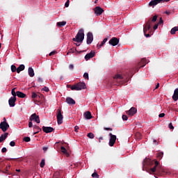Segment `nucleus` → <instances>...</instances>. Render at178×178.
Here are the masks:
<instances>
[{
	"mask_svg": "<svg viewBox=\"0 0 178 178\" xmlns=\"http://www.w3.org/2000/svg\"><path fill=\"white\" fill-rule=\"evenodd\" d=\"M172 99H173V101L178 100V88H176L174 91V94L172 95Z\"/></svg>",
	"mask_w": 178,
	"mask_h": 178,
	"instance_id": "19",
	"label": "nucleus"
},
{
	"mask_svg": "<svg viewBox=\"0 0 178 178\" xmlns=\"http://www.w3.org/2000/svg\"><path fill=\"white\" fill-rule=\"evenodd\" d=\"M163 157V152L158 153L157 158H159V159H162Z\"/></svg>",
	"mask_w": 178,
	"mask_h": 178,
	"instance_id": "34",
	"label": "nucleus"
},
{
	"mask_svg": "<svg viewBox=\"0 0 178 178\" xmlns=\"http://www.w3.org/2000/svg\"><path fill=\"white\" fill-rule=\"evenodd\" d=\"M69 52H70V54H74V52H76V49H71L69 51Z\"/></svg>",
	"mask_w": 178,
	"mask_h": 178,
	"instance_id": "47",
	"label": "nucleus"
},
{
	"mask_svg": "<svg viewBox=\"0 0 178 178\" xmlns=\"http://www.w3.org/2000/svg\"><path fill=\"white\" fill-rule=\"evenodd\" d=\"M37 97H38L37 93H35V92H33L32 95H31V98H33V99H34L35 98H37Z\"/></svg>",
	"mask_w": 178,
	"mask_h": 178,
	"instance_id": "36",
	"label": "nucleus"
},
{
	"mask_svg": "<svg viewBox=\"0 0 178 178\" xmlns=\"http://www.w3.org/2000/svg\"><path fill=\"white\" fill-rule=\"evenodd\" d=\"M8 169H10V165L7 166L6 168V171H5V172H4V171H2V172H3V173H6V174H7V175H10V172H8Z\"/></svg>",
	"mask_w": 178,
	"mask_h": 178,
	"instance_id": "32",
	"label": "nucleus"
},
{
	"mask_svg": "<svg viewBox=\"0 0 178 178\" xmlns=\"http://www.w3.org/2000/svg\"><path fill=\"white\" fill-rule=\"evenodd\" d=\"M69 69H70V70H73V69H74V65H73V64H70V65H69Z\"/></svg>",
	"mask_w": 178,
	"mask_h": 178,
	"instance_id": "46",
	"label": "nucleus"
},
{
	"mask_svg": "<svg viewBox=\"0 0 178 178\" xmlns=\"http://www.w3.org/2000/svg\"><path fill=\"white\" fill-rule=\"evenodd\" d=\"M151 172H152V173H155V172H156V166H154V168L150 169Z\"/></svg>",
	"mask_w": 178,
	"mask_h": 178,
	"instance_id": "41",
	"label": "nucleus"
},
{
	"mask_svg": "<svg viewBox=\"0 0 178 178\" xmlns=\"http://www.w3.org/2000/svg\"><path fill=\"white\" fill-rule=\"evenodd\" d=\"M87 136H88V138H94V137H95L94 134H92V133H89V134H88Z\"/></svg>",
	"mask_w": 178,
	"mask_h": 178,
	"instance_id": "37",
	"label": "nucleus"
},
{
	"mask_svg": "<svg viewBox=\"0 0 178 178\" xmlns=\"http://www.w3.org/2000/svg\"><path fill=\"white\" fill-rule=\"evenodd\" d=\"M92 41H94V35H92V33L88 32L87 34L86 42L88 45H90V44H91V42H92Z\"/></svg>",
	"mask_w": 178,
	"mask_h": 178,
	"instance_id": "8",
	"label": "nucleus"
},
{
	"mask_svg": "<svg viewBox=\"0 0 178 178\" xmlns=\"http://www.w3.org/2000/svg\"><path fill=\"white\" fill-rule=\"evenodd\" d=\"M67 88H71L72 89V87H73V86L67 85Z\"/></svg>",
	"mask_w": 178,
	"mask_h": 178,
	"instance_id": "63",
	"label": "nucleus"
},
{
	"mask_svg": "<svg viewBox=\"0 0 178 178\" xmlns=\"http://www.w3.org/2000/svg\"><path fill=\"white\" fill-rule=\"evenodd\" d=\"M163 23V20H162V17H160V21L159 22L158 24L161 25Z\"/></svg>",
	"mask_w": 178,
	"mask_h": 178,
	"instance_id": "50",
	"label": "nucleus"
},
{
	"mask_svg": "<svg viewBox=\"0 0 178 178\" xmlns=\"http://www.w3.org/2000/svg\"><path fill=\"white\" fill-rule=\"evenodd\" d=\"M83 77H84V79L88 80V73L85 72V73L83 74Z\"/></svg>",
	"mask_w": 178,
	"mask_h": 178,
	"instance_id": "42",
	"label": "nucleus"
},
{
	"mask_svg": "<svg viewBox=\"0 0 178 178\" xmlns=\"http://www.w3.org/2000/svg\"><path fill=\"white\" fill-rule=\"evenodd\" d=\"M16 70L17 71V68H16V66L11 65V71L13 72V73H15V72H16Z\"/></svg>",
	"mask_w": 178,
	"mask_h": 178,
	"instance_id": "35",
	"label": "nucleus"
},
{
	"mask_svg": "<svg viewBox=\"0 0 178 178\" xmlns=\"http://www.w3.org/2000/svg\"><path fill=\"white\" fill-rule=\"evenodd\" d=\"M38 81H39V83H42V78L39 77V78H38Z\"/></svg>",
	"mask_w": 178,
	"mask_h": 178,
	"instance_id": "59",
	"label": "nucleus"
},
{
	"mask_svg": "<svg viewBox=\"0 0 178 178\" xmlns=\"http://www.w3.org/2000/svg\"><path fill=\"white\" fill-rule=\"evenodd\" d=\"M58 27H63V26H66V22L63 21L60 22H57Z\"/></svg>",
	"mask_w": 178,
	"mask_h": 178,
	"instance_id": "29",
	"label": "nucleus"
},
{
	"mask_svg": "<svg viewBox=\"0 0 178 178\" xmlns=\"http://www.w3.org/2000/svg\"><path fill=\"white\" fill-rule=\"evenodd\" d=\"M164 116H165V113H163L159 115V118H164Z\"/></svg>",
	"mask_w": 178,
	"mask_h": 178,
	"instance_id": "53",
	"label": "nucleus"
},
{
	"mask_svg": "<svg viewBox=\"0 0 178 178\" xmlns=\"http://www.w3.org/2000/svg\"><path fill=\"white\" fill-rule=\"evenodd\" d=\"M95 56V53L93 51H90L89 54H87L85 56V59L86 60H90V59H91V58H94Z\"/></svg>",
	"mask_w": 178,
	"mask_h": 178,
	"instance_id": "16",
	"label": "nucleus"
},
{
	"mask_svg": "<svg viewBox=\"0 0 178 178\" xmlns=\"http://www.w3.org/2000/svg\"><path fill=\"white\" fill-rule=\"evenodd\" d=\"M15 90H16V88H14L11 90V94H12L13 97H16V96L17 95V92L15 91Z\"/></svg>",
	"mask_w": 178,
	"mask_h": 178,
	"instance_id": "31",
	"label": "nucleus"
},
{
	"mask_svg": "<svg viewBox=\"0 0 178 178\" xmlns=\"http://www.w3.org/2000/svg\"><path fill=\"white\" fill-rule=\"evenodd\" d=\"M110 140H109V145L110 147H113L115 145V143H116V136L112 134L111 133L109 134Z\"/></svg>",
	"mask_w": 178,
	"mask_h": 178,
	"instance_id": "6",
	"label": "nucleus"
},
{
	"mask_svg": "<svg viewBox=\"0 0 178 178\" xmlns=\"http://www.w3.org/2000/svg\"><path fill=\"white\" fill-rule=\"evenodd\" d=\"M31 122H35L36 123H40V116H38L36 113H33L30 117Z\"/></svg>",
	"mask_w": 178,
	"mask_h": 178,
	"instance_id": "10",
	"label": "nucleus"
},
{
	"mask_svg": "<svg viewBox=\"0 0 178 178\" xmlns=\"http://www.w3.org/2000/svg\"><path fill=\"white\" fill-rule=\"evenodd\" d=\"M158 88H159V83H158L156 84V88H155L156 90L158 89Z\"/></svg>",
	"mask_w": 178,
	"mask_h": 178,
	"instance_id": "60",
	"label": "nucleus"
},
{
	"mask_svg": "<svg viewBox=\"0 0 178 178\" xmlns=\"http://www.w3.org/2000/svg\"><path fill=\"white\" fill-rule=\"evenodd\" d=\"M104 140V138L100 137V138H99V142L101 143V140Z\"/></svg>",
	"mask_w": 178,
	"mask_h": 178,
	"instance_id": "62",
	"label": "nucleus"
},
{
	"mask_svg": "<svg viewBox=\"0 0 178 178\" xmlns=\"http://www.w3.org/2000/svg\"><path fill=\"white\" fill-rule=\"evenodd\" d=\"M86 88L87 86L84 82H79L78 83L73 85V86L71 87V90L72 91H81V90H86Z\"/></svg>",
	"mask_w": 178,
	"mask_h": 178,
	"instance_id": "1",
	"label": "nucleus"
},
{
	"mask_svg": "<svg viewBox=\"0 0 178 178\" xmlns=\"http://www.w3.org/2000/svg\"><path fill=\"white\" fill-rule=\"evenodd\" d=\"M169 129H170V130H173V129H175V127H173V124H172V122H170L168 125Z\"/></svg>",
	"mask_w": 178,
	"mask_h": 178,
	"instance_id": "43",
	"label": "nucleus"
},
{
	"mask_svg": "<svg viewBox=\"0 0 178 178\" xmlns=\"http://www.w3.org/2000/svg\"><path fill=\"white\" fill-rule=\"evenodd\" d=\"M127 119H129V118H127V115H122V120H127Z\"/></svg>",
	"mask_w": 178,
	"mask_h": 178,
	"instance_id": "48",
	"label": "nucleus"
},
{
	"mask_svg": "<svg viewBox=\"0 0 178 178\" xmlns=\"http://www.w3.org/2000/svg\"><path fill=\"white\" fill-rule=\"evenodd\" d=\"M114 80L115 81H117L118 84H123V82H121L122 80H123V76L120 74H118L114 76Z\"/></svg>",
	"mask_w": 178,
	"mask_h": 178,
	"instance_id": "12",
	"label": "nucleus"
},
{
	"mask_svg": "<svg viewBox=\"0 0 178 178\" xmlns=\"http://www.w3.org/2000/svg\"><path fill=\"white\" fill-rule=\"evenodd\" d=\"M105 130H110V131H112V129L111 128H105Z\"/></svg>",
	"mask_w": 178,
	"mask_h": 178,
	"instance_id": "64",
	"label": "nucleus"
},
{
	"mask_svg": "<svg viewBox=\"0 0 178 178\" xmlns=\"http://www.w3.org/2000/svg\"><path fill=\"white\" fill-rule=\"evenodd\" d=\"M10 147H15V145H16V143H15V141L13 140L10 143Z\"/></svg>",
	"mask_w": 178,
	"mask_h": 178,
	"instance_id": "44",
	"label": "nucleus"
},
{
	"mask_svg": "<svg viewBox=\"0 0 178 178\" xmlns=\"http://www.w3.org/2000/svg\"><path fill=\"white\" fill-rule=\"evenodd\" d=\"M92 177H96V178H99V175L97 172H94L92 174Z\"/></svg>",
	"mask_w": 178,
	"mask_h": 178,
	"instance_id": "39",
	"label": "nucleus"
},
{
	"mask_svg": "<svg viewBox=\"0 0 178 178\" xmlns=\"http://www.w3.org/2000/svg\"><path fill=\"white\" fill-rule=\"evenodd\" d=\"M151 30V21H149L146 23L145 26H143V33L145 34V36H146L147 38L149 37V33L147 34V31H149Z\"/></svg>",
	"mask_w": 178,
	"mask_h": 178,
	"instance_id": "3",
	"label": "nucleus"
},
{
	"mask_svg": "<svg viewBox=\"0 0 178 178\" xmlns=\"http://www.w3.org/2000/svg\"><path fill=\"white\" fill-rule=\"evenodd\" d=\"M54 177L55 178L58 177V178H60L62 177V172L60 171H56L54 175Z\"/></svg>",
	"mask_w": 178,
	"mask_h": 178,
	"instance_id": "24",
	"label": "nucleus"
},
{
	"mask_svg": "<svg viewBox=\"0 0 178 178\" xmlns=\"http://www.w3.org/2000/svg\"><path fill=\"white\" fill-rule=\"evenodd\" d=\"M158 26H159L158 24L154 26V30H156L158 29Z\"/></svg>",
	"mask_w": 178,
	"mask_h": 178,
	"instance_id": "56",
	"label": "nucleus"
},
{
	"mask_svg": "<svg viewBox=\"0 0 178 178\" xmlns=\"http://www.w3.org/2000/svg\"><path fill=\"white\" fill-rule=\"evenodd\" d=\"M66 102L69 105H75L76 104V101H74V99H73L72 97H67Z\"/></svg>",
	"mask_w": 178,
	"mask_h": 178,
	"instance_id": "17",
	"label": "nucleus"
},
{
	"mask_svg": "<svg viewBox=\"0 0 178 178\" xmlns=\"http://www.w3.org/2000/svg\"><path fill=\"white\" fill-rule=\"evenodd\" d=\"M9 135L8 133H5L4 134H1L0 136V143H2V141H5L6 138H8V136Z\"/></svg>",
	"mask_w": 178,
	"mask_h": 178,
	"instance_id": "20",
	"label": "nucleus"
},
{
	"mask_svg": "<svg viewBox=\"0 0 178 178\" xmlns=\"http://www.w3.org/2000/svg\"><path fill=\"white\" fill-rule=\"evenodd\" d=\"M57 123L58 124H62L63 123V115L60 109L57 111Z\"/></svg>",
	"mask_w": 178,
	"mask_h": 178,
	"instance_id": "4",
	"label": "nucleus"
},
{
	"mask_svg": "<svg viewBox=\"0 0 178 178\" xmlns=\"http://www.w3.org/2000/svg\"><path fill=\"white\" fill-rule=\"evenodd\" d=\"M84 40V30L81 29L79 31L78 33L76 35V38L73 39V41L76 42H81Z\"/></svg>",
	"mask_w": 178,
	"mask_h": 178,
	"instance_id": "2",
	"label": "nucleus"
},
{
	"mask_svg": "<svg viewBox=\"0 0 178 178\" xmlns=\"http://www.w3.org/2000/svg\"><path fill=\"white\" fill-rule=\"evenodd\" d=\"M54 130H55L53 127H42V131H44V133H52V131H54Z\"/></svg>",
	"mask_w": 178,
	"mask_h": 178,
	"instance_id": "14",
	"label": "nucleus"
},
{
	"mask_svg": "<svg viewBox=\"0 0 178 178\" xmlns=\"http://www.w3.org/2000/svg\"><path fill=\"white\" fill-rule=\"evenodd\" d=\"M169 1H170V0H161V3H162L163 2H169Z\"/></svg>",
	"mask_w": 178,
	"mask_h": 178,
	"instance_id": "61",
	"label": "nucleus"
},
{
	"mask_svg": "<svg viewBox=\"0 0 178 178\" xmlns=\"http://www.w3.org/2000/svg\"><path fill=\"white\" fill-rule=\"evenodd\" d=\"M143 65L141 66V67H144V66H145L147 65V63H148V60H147L146 58H143L141 60V63H140Z\"/></svg>",
	"mask_w": 178,
	"mask_h": 178,
	"instance_id": "26",
	"label": "nucleus"
},
{
	"mask_svg": "<svg viewBox=\"0 0 178 178\" xmlns=\"http://www.w3.org/2000/svg\"><path fill=\"white\" fill-rule=\"evenodd\" d=\"M79 126H75V127H74V131L76 132V133H77L79 131Z\"/></svg>",
	"mask_w": 178,
	"mask_h": 178,
	"instance_id": "52",
	"label": "nucleus"
},
{
	"mask_svg": "<svg viewBox=\"0 0 178 178\" xmlns=\"http://www.w3.org/2000/svg\"><path fill=\"white\" fill-rule=\"evenodd\" d=\"M42 149H43V151H44V152H46V151L48 150V147H44L42 148Z\"/></svg>",
	"mask_w": 178,
	"mask_h": 178,
	"instance_id": "57",
	"label": "nucleus"
},
{
	"mask_svg": "<svg viewBox=\"0 0 178 178\" xmlns=\"http://www.w3.org/2000/svg\"><path fill=\"white\" fill-rule=\"evenodd\" d=\"M176 31H178V26H175L174 28H172L170 31V34H176Z\"/></svg>",
	"mask_w": 178,
	"mask_h": 178,
	"instance_id": "28",
	"label": "nucleus"
},
{
	"mask_svg": "<svg viewBox=\"0 0 178 178\" xmlns=\"http://www.w3.org/2000/svg\"><path fill=\"white\" fill-rule=\"evenodd\" d=\"M83 116L87 120L92 119V115H91V113L90 111L85 112Z\"/></svg>",
	"mask_w": 178,
	"mask_h": 178,
	"instance_id": "18",
	"label": "nucleus"
},
{
	"mask_svg": "<svg viewBox=\"0 0 178 178\" xmlns=\"http://www.w3.org/2000/svg\"><path fill=\"white\" fill-rule=\"evenodd\" d=\"M65 8H69V0H67V2H65Z\"/></svg>",
	"mask_w": 178,
	"mask_h": 178,
	"instance_id": "51",
	"label": "nucleus"
},
{
	"mask_svg": "<svg viewBox=\"0 0 178 178\" xmlns=\"http://www.w3.org/2000/svg\"><path fill=\"white\" fill-rule=\"evenodd\" d=\"M29 127H33V122H29Z\"/></svg>",
	"mask_w": 178,
	"mask_h": 178,
	"instance_id": "55",
	"label": "nucleus"
},
{
	"mask_svg": "<svg viewBox=\"0 0 178 178\" xmlns=\"http://www.w3.org/2000/svg\"><path fill=\"white\" fill-rule=\"evenodd\" d=\"M127 115H129V116H134L136 113H137V108L135 107H131L129 111H126Z\"/></svg>",
	"mask_w": 178,
	"mask_h": 178,
	"instance_id": "9",
	"label": "nucleus"
},
{
	"mask_svg": "<svg viewBox=\"0 0 178 178\" xmlns=\"http://www.w3.org/2000/svg\"><path fill=\"white\" fill-rule=\"evenodd\" d=\"M158 3H162V0H152L149 3V6H156V5H158Z\"/></svg>",
	"mask_w": 178,
	"mask_h": 178,
	"instance_id": "15",
	"label": "nucleus"
},
{
	"mask_svg": "<svg viewBox=\"0 0 178 178\" xmlns=\"http://www.w3.org/2000/svg\"><path fill=\"white\" fill-rule=\"evenodd\" d=\"M94 12H95V15H96V16H101V15H102L104 13V10L102 9V8H101L99 6H96L94 8Z\"/></svg>",
	"mask_w": 178,
	"mask_h": 178,
	"instance_id": "7",
	"label": "nucleus"
},
{
	"mask_svg": "<svg viewBox=\"0 0 178 178\" xmlns=\"http://www.w3.org/2000/svg\"><path fill=\"white\" fill-rule=\"evenodd\" d=\"M30 140H31L30 137L24 138V141H25L26 143H29Z\"/></svg>",
	"mask_w": 178,
	"mask_h": 178,
	"instance_id": "40",
	"label": "nucleus"
},
{
	"mask_svg": "<svg viewBox=\"0 0 178 178\" xmlns=\"http://www.w3.org/2000/svg\"><path fill=\"white\" fill-rule=\"evenodd\" d=\"M55 54H56V51H51V52L49 54V56H52V55H55Z\"/></svg>",
	"mask_w": 178,
	"mask_h": 178,
	"instance_id": "54",
	"label": "nucleus"
},
{
	"mask_svg": "<svg viewBox=\"0 0 178 178\" xmlns=\"http://www.w3.org/2000/svg\"><path fill=\"white\" fill-rule=\"evenodd\" d=\"M17 97H18L19 98H26V94L20 91H17Z\"/></svg>",
	"mask_w": 178,
	"mask_h": 178,
	"instance_id": "22",
	"label": "nucleus"
},
{
	"mask_svg": "<svg viewBox=\"0 0 178 178\" xmlns=\"http://www.w3.org/2000/svg\"><path fill=\"white\" fill-rule=\"evenodd\" d=\"M24 65H20L17 68V73H20L22 71L24 70Z\"/></svg>",
	"mask_w": 178,
	"mask_h": 178,
	"instance_id": "23",
	"label": "nucleus"
},
{
	"mask_svg": "<svg viewBox=\"0 0 178 178\" xmlns=\"http://www.w3.org/2000/svg\"><path fill=\"white\" fill-rule=\"evenodd\" d=\"M108 44L113 47H116V45L119 44V39L117 38H113L109 40Z\"/></svg>",
	"mask_w": 178,
	"mask_h": 178,
	"instance_id": "11",
	"label": "nucleus"
},
{
	"mask_svg": "<svg viewBox=\"0 0 178 178\" xmlns=\"http://www.w3.org/2000/svg\"><path fill=\"white\" fill-rule=\"evenodd\" d=\"M4 120L5 121L0 123V129L2 130V131H3V133H5V131H7L8 129H9V124L6 122V120L5 118Z\"/></svg>",
	"mask_w": 178,
	"mask_h": 178,
	"instance_id": "5",
	"label": "nucleus"
},
{
	"mask_svg": "<svg viewBox=\"0 0 178 178\" xmlns=\"http://www.w3.org/2000/svg\"><path fill=\"white\" fill-rule=\"evenodd\" d=\"M33 129H35V130H37L36 132H34L33 134H38V133H40V131H41V128H40V127L37 126V125H34L33 126Z\"/></svg>",
	"mask_w": 178,
	"mask_h": 178,
	"instance_id": "27",
	"label": "nucleus"
},
{
	"mask_svg": "<svg viewBox=\"0 0 178 178\" xmlns=\"http://www.w3.org/2000/svg\"><path fill=\"white\" fill-rule=\"evenodd\" d=\"M15 102H16V97H11L9 99L8 104H9V106H10V108H13V106H15V105H16Z\"/></svg>",
	"mask_w": 178,
	"mask_h": 178,
	"instance_id": "13",
	"label": "nucleus"
},
{
	"mask_svg": "<svg viewBox=\"0 0 178 178\" xmlns=\"http://www.w3.org/2000/svg\"><path fill=\"white\" fill-rule=\"evenodd\" d=\"M60 149L63 154H65V155H67V150L66 149V148H65V147L62 146L60 147Z\"/></svg>",
	"mask_w": 178,
	"mask_h": 178,
	"instance_id": "30",
	"label": "nucleus"
},
{
	"mask_svg": "<svg viewBox=\"0 0 178 178\" xmlns=\"http://www.w3.org/2000/svg\"><path fill=\"white\" fill-rule=\"evenodd\" d=\"M106 41H108V38H104L99 45L97 44L98 49L102 48V47H104V44L106 42Z\"/></svg>",
	"mask_w": 178,
	"mask_h": 178,
	"instance_id": "25",
	"label": "nucleus"
},
{
	"mask_svg": "<svg viewBox=\"0 0 178 178\" xmlns=\"http://www.w3.org/2000/svg\"><path fill=\"white\" fill-rule=\"evenodd\" d=\"M40 168H44L45 166V160L42 159L40 164Z\"/></svg>",
	"mask_w": 178,
	"mask_h": 178,
	"instance_id": "33",
	"label": "nucleus"
},
{
	"mask_svg": "<svg viewBox=\"0 0 178 178\" xmlns=\"http://www.w3.org/2000/svg\"><path fill=\"white\" fill-rule=\"evenodd\" d=\"M42 91H45V92H48L49 91V88L47 86H44L42 89Z\"/></svg>",
	"mask_w": 178,
	"mask_h": 178,
	"instance_id": "38",
	"label": "nucleus"
},
{
	"mask_svg": "<svg viewBox=\"0 0 178 178\" xmlns=\"http://www.w3.org/2000/svg\"><path fill=\"white\" fill-rule=\"evenodd\" d=\"M6 151H8V149H6V147H3L1 149V152L4 153V152H6Z\"/></svg>",
	"mask_w": 178,
	"mask_h": 178,
	"instance_id": "49",
	"label": "nucleus"
},
{
	"mask_svg": "<svg viewBox=\"0 0 178 178\" xmlns=\"http://www.w3.org/2000/svg\"><path fill=\"white\" fill-rule=\"evenodd\" d=\"M156 19H158V17L156 15H154L152 19V22H156Z\"/></svg>",
	"mask_w": 178,
	"mask_h": 178,
	"instance_id": "45",
	"label": "nucleus"
},
{
	"mask_svg": "<svg viewBox=\"0 0 178 178\" xmlns=\"http://www.w3.org/2000/svg\"><path fill=\"white\" fill-rule=\"evenodd\" d=\"M159 165V162H158V161H155V165L154 166H156H156H158Z\"/></svg>",
	"mask_w": 178,
	"mask_h": 178,
	"instance_id": "58",
	"label": "nucleus"
},
{
	"mask_svg": "<svg viewBox=\"0 0 178 178\" xmlns=\"http://www.w3.org/2000/svg\"><path fill=\"white\" fill-rule=\"evenodd\" d=\"M28 73H29V76H30V77H34V70L33 69V67H30L28 69Z\"/></svg>",
	"mask_w": 178,
	"mask_h": 178,
	"instance_id": "21",
	"label": "nucleus"
}]
</instances>
